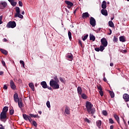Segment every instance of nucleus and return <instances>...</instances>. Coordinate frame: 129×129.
Masks as SVG:
<instances>
[{"label": "nucleus", "mask_w": 129, "mask_h": 129, "mask_svg": "<svg viewBox=\"0 0 129 129\" xmlns=\"http://www.w3.org/2000/svg\"><path fill=\"white\" fill-rule=\"evenodd\" d=\"M93 107V105L89 101H87L86 103V108L89 114L93 115L95 113V109Z\"/></svg>", "instance_id": "nucleus-1"}, {"label": "nucleus", "mask_w": 129, "mask_h": 129, "mask_svg": "<svg viewBox=\"0 0 129 129\" xmlns=\"http://www.w3.org/2000/svg\"><path fill=\"white\" fill-rule=\"evenodd\" d=\"M59 82H55L53 79H51L49 82V85L53 89H59V86L58 84Z\"/></svg>", "instance_id": "nucleus-2"}, {"label": "nucleus", "mask_w": 129, "mask_h": 129, "mask_svg": "<svg viewBox=\"0 0 129 129\" xmlns=\"http://www.w3.org/2000/svg\"><path fill=\"white\" fill-rule=\"evenodd\" d=\"M0 119L2 120V121L6 122L7 119H8L7 113L2 112L0 114Z\"/></svg>", "instance_id": "nucleus-3"}, {"label": "nucleus", "mask_w": 129, "mask_h": 129, "mask_svg": "<svg viewBox=\"0 0 129 129\" xmlns=\"http://www.w3.org/2000/svg\"><path fill=\"white\" fill-rule=\"evenodd\" d=\"M16 26L17 24L16 23V22L10 21L7 25V28L14 29V28H16Z\"/></svg>", "instance_id": "nucleus-4"}, {"label": "nucleus", "mask_w": 129, "mask_h": 129, "mask_svg": "<svg viewBox=\"0 0 129 129\" xmlns=\"http://www.w3.org/2000/svg\"><path fill=\"white\" fill-rule=\"evenodd\" d=\"M90 24L92 27H95L96 25V21L94 18L91 17L90 19Z\"/></svg>", "instance_id": "nucleus-5"}, {"label": "nucleus", "mask_w": 129, "mask_h": 129, "mask_svg": "<svg viewBox=\"0 0 129 129\" xmlns=\"http://www.w3.org/2000/svg\"><path fill=\"white\" fill-rule=\"evenodd\" d=\"M101 45L102 46H104V47H107V40H106V39L105 38H103L101 39Z\"/></svg>", "instance_id": "nucleus-6"}, {"label": "nucleus", "mask_w": 129, "mask_h": 129, "mask_svg": "<svg viewBox=\"0 0 129 129\" xmlns=\"http://www.w3.org/2000/svg\"><path fill=\"white\" fill-rule=\"evenodd\" d=\"M123 99L125 102H128L129 101V95L128 94L125 93L123 95Z\"/></svg>", "instance_id": "nucleus-7"}, {"label": "nucleus", "mask_w": 129, "mask_h": 129, "mask_svg": "<svg viewBox=\"0 0 129 129\" xmlns=\"http://www.w3.org/2000/svg\"><path fill=\"white\" fill-rule=\"evenodd\" d=\"M66 57L69 61H72L73 60V55L72 53L67 54Z\"/></svg>", "instance_id": "nucleus-8"}, {"label": "nucleus", "mask_w": 129, "mask_h": 129, "mask_svg": "<svg viewBox=\"0 0 129 129\" xmlns=\"http://www.w3.org/2000/svg\"><path fill=\"white\" fill-rule=\"evenodd\" d=\"M64 3L67 5V8L68 9H71V7H73V4L70 1H65Z\"/></svg>", "instance_id": "nucleus-9"}, {"label": "nucleus", "mask_w": 129, "mask_h": 129, "mask_svg": "<svg viewBox=\"0 0 129 129\" xmlns=\"http://www.w3.org/2000/svg\"><path fill=\"white\" fill-rule=\"evenodd\" d=\"M10 87L13 89V90H16V86L15 85V82L13 80L10 81Z\"/></svg>", "instance_id": "nucleus-10"}, {"label": "nucleus", "mask_w": 129, "mask_h": 129, "mask_svg": "<svg viewBox=\"0 0 129 129\" xmlns=\"http://www.w3.org/2000/svg\"><path fill=\"white\" fill-rule=\"evenodd\" d=\"M17 102L18 103V106L20 108H22V107L24 106V104H23V99L22 98H20Z\"/></svg>", "instance_id": "nucleus-11"}, {"label": "nucleus", "mask_w": 129, "mask_h": 129, "mask_svg": "<svg viewBox=\"0 0 129 129\" xmlns=\"http://www.w3.org/2000/svg\"><path fill=\"white\" fill-rule=\"evenodd\" d=\"M14 100L15 102H18L19 100H20V98H19V95H18V93H16L14 95Z\"/></svg>", "instance_id": "nucleus-12"}, {"label": "nucleus", "mask_w": 129, "mask_h": 129, "mask_svg": "<svg viewBox=\"0 0 129 129\" xmlns=\"http://www.w3.org/2000/svg\"><path fill=\"white\" fill-rule=\"evenodd\" d=\"M82 18L83 19H87V18H89V14H88V12L83 13Z\"/></svg>", "instance_id": "nucleus-13"}, {"label": "nucleus", "mask_w": 129, "mask_h": 129, "mask_svg": "<svg viewBox=\"0 0 129 129\" xmlns=\"http://www.w3.org/2000/svg\"><path fill=\"white\" fill-rule=\"evenodd\" d=\"M96 125L98 127V128H101V120H98L96 121Z\"/></svg>", "instance_id": "nucleus-14"}, {"label": "nucleus", "mask_w": 129, "mask_h": 129, "mask_svg": "<svg viewBox=\"0 0 129 129\" xmlns=\"http://www.w3.org/2000/svg\"><path fill=\"white\" fill-rule=\"evenodd\" d=\"M40 85L43 87V88L46 89L47 88V83L45 81L41 82L40 83Z\"/></svg>", "instance_id": "nucleus-15"}, {"label": "nucleus", "mask_w": 129, "mask_h": 129, "mask_svg": "<svg viewBox=\"0 0 129 129\" xmlns=\"http://www.w3.org/2000/svg\"><path fill=\"white\" fill-rule=\"evenodd\" d=\"M9 110V107L8 106H5L3 109V110H2V112H3L4 113H6L8 112Z\"/></svg>", "instance_id": "nucleus-16"}, {"label": "nucleus", "mask_w": 129, "mask_h": 129, "mask_svg": "<svg viewBox=\"0 0 129 129\" xmlns=\"http://www.w3.org/2000/svg\"><path fill=\"white\" fill-rule=\"evenodd\" d=\"M29 86L32 89V91H35V86H34V83H29Z\"/></svg>", "instance_id": "nucleus-17"}, {"label": "nucleus", "mask_w": 129, "mask_h": 129, "mask_svg": "<svg viewBox=\"0 0 129 129\" xmlns=\"http://www.w3.org/2000/svg\"><path fill=\"white\" fill-rule=\"evenodd\" d=\"M101 14L103 16H107V11L105 9H102L101 10Z\"/></svg>", "instance_id": "nucleus-18"}, {"label": "nucleus", "mask_w": 129, "mask_h": 129, "mask_svg": "<svg viewBox=\"0 0 129 129\" xmlns=\"http://www.w3.org/2000/svg\"><path fill=\"white\" fill-rule=\"evenodd\" d=\"M119 41L120 42H122V43L125 42V41H126L125 40V37H124V36H121L119 37Z\"/></svg>", "instance_id": "nucleus-19"}, {"label": "nucleus", "mask_w": 129, "mask_h": 129, "mask_svg": "<svg viewBox=\"0 0 129 129\" xmlns=\"http://www.w3.org/2000/svg\"><path fill=\"white\" fill-rule=\"evenodd\" d=\"M15 18H20V19H23L24 16L21 14V13H19L15 15Z\"/></svg>", "instance_id": "nucleus-20"}, {"label": "nucleus", "mask_w": 129, "mask_h": 129, "mask_svg": "<svg viewBox=\"0 0 129 129\" xmlns=\"http://www.w3.org/2000/svg\"><path fill=\"white\" fill-rule=\"evenodd\" d=\"M30 115H27L26 114H23V117L25 120H28L30 117Z\"/></svg>", "instance_id": "nucleus-21"}, {"label": "nucleus", "mask_w": 129, "mask_h": 129, "mask_svg": "<svg viewBox=\"0 0 129 129\" xmlns=\"http://www.w3.org/2000/svg\"><path fill=\"white\" fill-rule=\"evenodd\" d=\"M90 41H93V42H94L95 41V36L93 35V34H90Z\"/></svg>", "instance_id": "nucleus-22"}, {"label": "nucleus", "mask_w": 129, "mask_h": 129, "mask_svg": "<svg viewBox=\"0 0 129 129\" xmlns=\"http://www.w3.org/2000/svg\"><path fill=\"white\" fill-rule=\"evenodd\" d=\"M77 91H78V94H80V95H81L82 93V89L80 86L78 87Z\"/></svg>", "instance_id": "nucleus-23"}, {"label": "nucleus", "mask_w": 129, "mask_h": 129, "mask_svg": "<svg viewBox=\"0 0 129 129\" xmlns=\"http://www.w3.org/2000/svg\"><path fill=\"white\" fill-rule=\"evenodd\" d=\"M0 51H1V53H2V54H4V55L8 54V51H7L6 49L1 48Z\"/></svg>", "instance_id": "nucleus-24"}, {"label": "nucleus", "mask_w": 129, "mask_h": 129, "mask_svg": "<svg viewBox=\"0 0 129 129\" xmlns=\"http://www.w3.org/2000/svg\"><path fill=\"white\" fill-rule=\"evenodd\" d=\"M102 9H106V2L105 1H103L102 4Z\"/></svg>", "instance_id": "nucleus-25"}, {"label": "nucleus", "mask_w": 129, "mask_h": 129, "mask_svg": "<svg viewBox=\"0 0 129 129\" xmlns=\"http://www.w3.org/2000/svg\"><path fill=\"white\" fill-rule=\"evenodd\" d=\"M65 112L66 114H70V109H69V107L67 106L66 107Z\"/></svg>", "instance_id": "nucleus-26"}, {"label": "nucleus", "mask_w": 129, "mask_h": 129, "mask_svg": "<svg viewBox=\"0 0 129 129\" xmlns=\"http://www.w3.org/2000/svg\"><path fill=\"white\" fill-rule=\"evenodd\" d=\"M29 115L30 117H34V118H36V117L40 118V116L38 115V114L35 115L34 114H29Z\"/></svg>", "instance_id": "nucleus-27"}, {"label": "nucleus", "mask_w": 129, "mask_h": 129, "mask_svg": "<svg viewBox=\"0 0 129 129\" xmlns=\"http://www.w3.org/2000/svg\"><path fill=\"white\" fill-rule=\"evenodd\" d=\"M108 25H109V27H111V28L114 27V24H113V22H112V21H109Z\"/></svg>", "instance_id": "nucleus-28"}, {"label": "nucleus", "mask_w": 129, "mask_h": 129, "mask_svg": "<svg viewBox=\"0 0 129 129\" xmlns=\"http://www.w3.org/2000/svg\"><path fill=\"white\" fill-rule=\"evenodd\" d=\"M114 117L115 119H116V120L117 121L118 123L119 124V117H118L117 115L115 114L114 115Z\"/></svg>", "instance_id": "nucleus-29"}, {"label": "nucleus", "mask_w": 129, "mask_h": 129, "mask_svg": "<svg viewBox=\"0 0 129 129\" xmlns=\"http://www.w3.org/2000/svg\"><path fill=\"white\" fill-rule=\"evenodd\" d=\"M81 95L83 99H87L88 98V97L85 93L82 94Z\"/></svg>", "instance_id": "nucleus-30"}, {"label": "nucleus", "mask_w": 129, "mask_h": 129, "mask_svg": "<svg viewBox=\"0 0 129 129\" xmlns=\"http://www.w3.org/2000/svg\"><path fill=\"white\" fill-rule=\"evenodd\" d=\"M9 110L10 115H13V114L15 113V110H14V109H13V108H10Z\"/></svg>", "instance_id": "nucleus-31"}, {"label": "nucleus", "mask_w": 129, "mask_h": 129, "mask_svg": "<svg viewBox=\"0 0 129 129\" xmlns=\"http://www.w3.org/2000/svg\"><path fill=\"white\" fill-rule=\"evenodd\" d=\"M68 36L70 41H71L72 39V33H71V32L69 31H68Z\"/></svg>", "instance_id": "nucleus-32"}, {"label": "nucleus", "mask_w": 129, "mask_h": 129, "mask_svg": "<svg viewBox=\"0 0 129 129\" xmlns=\"http://www.w3.org/2000/svg\"><path fill=\"white\" fill-rule=\"evenodd\" d=\"M105 46H104L102 45H101L100 46V51L101 52H103V50H104V49H105Z\"/></svg>", "instance_id": "nucleus-33"}, {"label": "nucleus", "mask_w": 129, "mask_h": 129, "mask_svg": "<svg viewBox=\"0 0 129 129\" xmlns=\"http://www.w3.org/2000/svg\"><path fill=\"white\" fill-rule=\"evenodd\" d=\"M109 94L111 98H113V97H114V93H113V92L109 91Z\"/></svg>", "instance_id": "nucleus-34"}, {"label": "nucleus", "mask_w": 129, "mask_h": 129, "mask_svg": "<svg viewBox=\"0 0 129 129\" xmlns=\"http://www.w3.org/2000/svg\"><path fill=\"white\" fill-rule=\"evenodd\" d=\"M53 80L55 82H59V79L57 77V76H54Z\"/></svg>", "instance_id": "nucleus-35"}, {"label": "nucleus", "mask_w": 129, "mask_h": 129, "mask_svg": "<svg viewBox=\"0 0 129 129\" xmlns=\"http://www.w3.org/2000/svg\"><path fill=\"white\" fill-rule=\"evenodd\" d=\"M16 13L15 14H20L21 13L20 11V8L16 7Z\"/></svg>", "instance_id": "nucleus-36"}, {"label": "nucleus", "mask_w": 129, "mask_h": 129, "mask_svg": "<svg viewBox=\"0 0 129 129\" xmlns=\"http://www.w3.org/2000/svg\"><path fill=\"white\" fill-rule=\"evenodd\" d=\"M118 39L117 38V37H116V36H114L113 39V42H114V43H116V42H117Z\"/></svg>", "instance_id": "nucleus-37"}, {"label": "nucleus", "mask_w": 129, "mask_h": 129, "mask_svg": "<svg viewBox=\"0 0 129 129\" xmlns=\"http://www.w3.org/2000/svg\"><path fill=\"white\" fill-rule=\"evenodd\" d=\"M11 6H12L13 7H16V6H17V2L13 1V2H12L11 3Z\"/></svg>", "instance_id": "nucleus-38"}, {"label": "nucleus", "mask_w": 129, "mask_h": 129, "mask_svg": "<svg viewBox=\"0 0 129 129\" xmlns=\"http://www.w3.org/2000/svg\"><path fill=\"white\" fill-rule=\"evenodd\" d=\"M1 5L3 6V8H6L8 4L6 2H3L1 3Z\"/></svg>", "instance_id": "nucleus-39"}, {"label": "nucleus", "mask_w": 129, "mask_h": 129, "mask_svg": "<svg viewBox=\"0 0 129 129\" xmlns=\"http://www.w3.org/2000/svg\"><path fill=\"white\" fill-rule=\"evenodd\" d=\"M102 114L103 115H105V116H106V115H107V111H106V110H103L102 111Z\"/></svg>", "instance_id": "nucleus-40"}, {"label": "nucleus", "mask_w": 129, "mask_h": 129, "mask_svg": "<svg viewBox=\"0 0 129 129\" xmlns=\"http://www.w3.org/2000/svg\"><path fill=\"white\" fill-rule=\"evenodd\" d=\"M46 105L48 108H50L51 107V105H50V101H47L46 102Z\"/></svg>", "instance_id": "nucleus-41"}, {"label": "nucleus", "mask_w": 129, "mask_h": 129, "mask_svg": "<svg viewBox=\"0 0 129 129\" xmlns=\"http://www.w3.org/2000/svg\"><path fill=\"white\" fill-rule=\"evenodd\" d=\"M20 63L22 64L23 68H25V62L23 60H20Z\"/></svg>", "instance_id": "nucleus-42"}, {"label": "nucleus", "mask_w": 129, "mask_h": 129, "mask_svg": "<svg viewBox=\"0 0 129 129\" xmlns=\"http://www.w3.org/2000/svg\"><path fill=\"white\" fill-rule=\"evenodd\" d=\"M32 124H33V125L34 126H35V127H37V122H36V121H32Z\"/></svg>", "instance_id": "nucleus-43"}, {"label": "nucleus", "mask_w": 129, "mask_h": 129, "mask_svg": "<svg viewBox=\"0 0 129 129\" xmlns=\"http://www.w3.org/2000/svg\"><path fill=\"white\" fill-rule=\"evenodd\" d=\"M99 92L100 95L101 96H102V97L103 96L104 93H103V91H102V90L99 91Z\"/></svg>", "instance_id": "nucleus-44"}, {"label": "nucleus", "mask_w": 129, "mask_h": 129, "mask_svg": "<svg viewBox=\"0 0 129 129\" xmlns=\"http://www.w3.org/2000/svg\"><path fill=\"white\" fill-rule=\"evenodd\" d=\"M87 38H88V34H86L85 36H84V38L82 39L83 41H85Z\"/></svg>", "instance_id": "nucleus-45"}, {"label": "nucleus", "mask_w": 129, "mask_h": 129, "mask_svg": "<svg viewBox=\"0 0 129 129\" xmlns=\"http://www.w3.org/2000/svg\"><path fill=\"white\" fill-rule=\"evenodd\" d=\"M97 88H98V90H99V91H100V90H102V88L101 87V85L97 86Z\"/></svg>", "instance_id": "nucleus-46"}, {"label": "nucleus", "mask_w": 129, "mask_h": 129, "mask_svg": "<svg viewBox=\"0 0 129 129\" xmlns=\"http://www.w3.org/2000/svg\"><path fill=\"white\" fill-rule=\"evenodd\" d=\"M85 121H86V122H88V123H90V120L88 119L87 118H85L84 119Z\"/></svg>", "instance_id": "nucleus-47"}, {"label": "nucleus", "mask_w": 129, "mask_h": 129, "mask_svg": "<svg viewBox=\"0 0 129 129\" xmlns=\"http://www.w3.org/2000/svg\"><path fill=\"white\" fill-rule=\"evenodd\" d=\"M79 44L82 48H83V45L82 44V41H81V40H79Z\"/></svg>", "instance_id": "nucleus-48"}, {"label": "nucleus", "mask_w": 129, "mask_h": 129, "mask_svg": "<svg viewBox=\"0 0 129 129\" xmlns=\"http://www.w3.org/2000/svg\"><path fill=\"white\" fill-rule=\"evenodd\" d=\"M109 121L110 123H111V124L114 123V122L113 121V120L112 119V118H110L109 119Z\"/></svg>", "instance_id": "nucleus-49"}, {"label": "nucleus", "mask_w": 129, "mask_h": 129, "mask_svg": "<svg viewBox=\"0 0 129 129\" xmlns=\"http://www.w3.org/2000/svg\"><path fill=\"white\" fill-rule=\"evenodd\" d=\"M3 24V16H0V25Z\"/></svg>", "instance_id": "nucleus-50"}, {"label": "nucleus", "mask_w": 129, "mask_h": 129, "mask_svg": "<svg viewBox=\"0 0 129 129\" xmlns=\"http://www.w3.org/2000/svg\"><path fill=\"white\" fill-rule=\"evenodd\" d=\"M19 7H23V3L21 1L19 2Z\"/></svg>", "instance_id": "nucleus-51"}, {"label": "nucleus", "mask_w": 129, "mask_h": 129, "mask_svg": "<svg viewBox=\"0 0 129 129\" xmlns=\"http://www.w3.org/2000/svg\"><path fill=\"white\" fill-rule=\"evenodd\" d=\"M95 51H96V52H99L100 51V48L98 47L95 48Z\"/></svg>", "instance_id": "nucleus-52"}, {"label": "nucleus", "mask_w": 129, "mask_h": 129, "mask_svg": "<svg viewBox=\"0 0 129 129\" xmlns=\"http://www.w3.org/2000/svg\"><path fill=\"white\" fill-rule=\"evenodd\" d=\"M109 31L110 33H108V35H110V34H112V31L110 29H109Z\"/></svg>", "instance_id": "nucleus-53"}, {"label": "nucleus", "mask_w": 129, "mask_h": 129, "mask_svg": "<svg viewBox=\"0 0 129 129\" xmlns=\"http://www.w3.org/2000/svg\"><path fill=\"white\" fill-rule=\"evenodd\" d=\"M2 63L3 64V66H6V62H5V61L3 60L2 61Z\"/></svg>", "instance_id": "nucleus-54"}, {"label": "nucleus", "mask_w": 129, "mask_h": 129, "mask_svg": "<svg viewBox=\"0 0 129 129\" xmlns=\"http://www.w3.org/2000/svg\"><path fill=\"white\" fill-rule=\"evenodd\" d=\"M127 52V50L126 49L122 50V53H126Z\"/></svg>", "instance_id": "nucleus-55"}, {"label": "nucleus", "mask_w": 129, "mask_h": 129, "mask_svg": "<svg viewBox=\"0 0 129 129\" xmlns=\"http://www.w3.org/2000/svg\"><path fill=\"white\" fill-rule=\"evenodd\" d=\"M46 88H47V89H49V90H52V88L51 87H49L47 86Z\"/></svg>", "instance_id": "nucleus-56"}, {"label": "nucleus", "mask_w": 129, "mask_h": 129, "mask_svg": "<svg viewBox=\"0 0 129 129\" xmlns=\"http://www.w3.org/2000/svg\"><path fill=\"white\" fill-rule=\"evenodd\" d=\"M103 81H104L105 82H106L107 81V80L106 79V78H105V77H104L103 78Z\"/></svg>", "instance_id": "nucleus-57"}, {"label": "nucleus", "mask_w": 129, "mask_h": 129, "mask_svg": "<svg viewBox=\"0 0 129 129\" xmlns=\"http://www.w3.org/2000/svg\"><path fill=\"white\" fill-rule=\"evenodd\" d=\"M0 129H5V127H4V126H3V124H1L0 125Z\"/></svg>", "instance_id": "nucleus-58"}, {"label": "nucleus", "mask_w": 129, "mask_h": 129, "mask_svg": "<svg viewBox=\"0 0 129 129\" xmlns=\"http://www.w3.org/2000/svg\"><path fill=\"white\" fill-rule=\"evenodd\" d=\"M4 89L7 90V89H8V86H7V85H5L4 86Z\"/></svg>", "instance_id": "nucleus-59"}, {"label": "nucleus", "mask_w": 129, "mask_h": 129, "mask_svg": "<svg viewBox=\"0 0 129 129\" xmlns=\"http://www.w3.org/2000/svg\"><path fill=\"white\" fill-rule=\"evenodd\" d=\"M59 80L60 82H64V80L63 79V78H60Z\"/></svg>", "instance_id": "nucleus-60"}, {"label": "nucleus", "mask_w": 129, "mask_h": 129, "mask_svg": "<svg viewBox=\"0 0 129 129\" xmlns=\"http://www.w3.org/2000/svg\"><path fill=\"white\" fill-rule=\"evenodd\" d=\"M30 116L29 118L28 119V120H29V121H30V122H31V121H32V118Z\"/></svg>", "instance_id": "nucleus-61"}, {"label": "nucleus", "mask_w": 129, "mask_h": 129, "mask_svg": "<svg viewBox=\"0 0 129 129\" xmlns=\"http://www.w3.org/2000/svg\"><path fill=\"white\" fill-rule=\"evenodd\" d=\"M3 42H8V39H7L6 38H4L3 39Z\"/></svg>", "instance_id": "nucleus-62"}, {"label": "nucleus", "mask_w": 129, "mask_h": 129, "mask_svg": "<svg viewBox=\"0 0 129 129\" xmlns=\"http://www.w3.org/2000/svg\"><path fill=\"white\" fill-rule=\"evenodd\" d=\"M4 75V72L1 71L0 72V75Z\"/></svg>", "instance_id": "nucleus-63"}, {"label": "nucleus", "mask_w": 129, "mask_h": 129, "mask_svg": "<svg viewBox=\"0 0 129 129\" xmlns=\"http://www.w3.org/2000/svg\"><path fill=\"white\" fill-rule=\"evenodd\" d=\"M110 129H113V125H111L110 126Z\"/></svg>", "instance_id": "nucleus-64"}]
</instances>
